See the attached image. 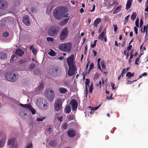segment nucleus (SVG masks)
I'll return each mask as SVG.
<instances>
[{
  "label": "nucleus",
  "instance_id": "obj_59",
  "mask_svg": "<svg viewBox=\"0 0 148 148\" xmlns=\"http://www.w3.org/2000/svg\"><path fill=\"white\" fill-rule=\"evenodd\" d=\"M97 65H98V68L99 69L101 72H103V70L101 69L100 64H97Z\"/></svg>",
  "mask_w": 148,
  "mask_h": 148
},
{
  "label": "nucleus",
  "instance_id": "obj_52",
  "mask_svg": "<svg viewBox=\"0 0 148 148\" xmlns=\"http://www.w3.org/2000/svg\"><path fill=\"white\" fill-rule=\"evenodd\" d=\"M134 30L136 34H137L138 33V28L136 27H134Z\"/></svg>",
  "mask_w": 148,
  "mask_h": 148
},
{
  "label": "nucleus",
  "instance_id": "obj_50",
  "mask_svg": "<svg viewBox=\"0 0 148 148\" xmlns=\"http://www.w3.org/2000/svg\"><path fill=\"white\" fill-rule=\"evenodd\" d=\"M113 26L114 27V31L115 32L117 31V26L116 25H113Z\"/></svg>",
  "mask_w": 148,
  "mask_h": 148
},
{
  "label": "nucleus",
  "instance_id": "obj_55",
  "mask_svg": "<svg viewBox=\"0 0 148 148\" xmlns=\"http://www.w3.org/2000/svg\"><path fill=\"white\" fill-rule=\"evenodd\" d=\"M63 128L64 129H66L67 127V125L66 123L64 124L63 126Z\"/></svg>",
  "mask_w": 148,
  "mask_h": 148
},
{
  "label": "nucleus",
  "instance_id": "obj_4",
  "mask_svg": "<svg viewBox=\"0 0 148 148\" xmlns=\"http://www.w3.org/2000/svg\"><path fill=\"white\" fill-rule=\"evenodd\" d=\"M71 44L69 42L60 45L59 48L62 51L69 52L71 51Z\"/></svg>",
  "mask_w": 148,
  "mask_h": 148
},
{
  "label": "nucleus",
  "instance_id": "obj_28",
  "mask_svg": "<svg viewBox=\"0 0 148 148\" xmlns=\"http://www.w3.org/2000/svg\"><path fill=\"white\" fill-rule=\"evenodd\" d=\"M50 146L51 147H55L56 145V142L54 140L51 141L49 143Z\"/></svg>",
  "mask_w": 148,
  "mask_h": 148
},
{
  "label": "nucleus",
  "instance_id": "obj_49",
  "mask_svg": "<svg viewBox=\"0 0 148 148\" xmlns=\"http://www.w3.org/2000/svg\"><path fill=\"white\" fill-rule=\"evenodd\" d=\"M25 62L24 60H21L18 62V64H22Z\"/></svg>",
  "mask_w": 148,
  "mask_h": 148
},
{
  "label": "nucleus",
  "instance_id": "obj_22",
  "mask_svg": "<svg viewBox=\"0 0 148 148\" xmlns=\"http://www.w3.org/2000/svg\"><path fill=\"white\" fill-rule=\"evenodd\" d=\"M7 57V54L5 53L0 52V59L2 60L4 59Z\"/></svg>",
  "mask_w": 148,
  "mask_h": 148
},
{
  "label": "nucleus",
  "instance_id": "obj_60",
  "mask_svg": "<svg viewBox=\"0 0 148 148\" xmlns=\"http://www.w3.org/2000/svg\"><path fill=\"white\" fill-rule=\"evenodd\" d=\"M57 119H58V121H62V116H61L59 117H58Z\"/></svg>",
  "mask_w": 148,
  "mask_h": 148
},
{
  "label": "nucleus",
  "instance_id": "obj_36",
  "mask_svg": "<svg viewBox=\"0 0 148 148\" xmlns=\"http://www.w3.org/2000/svg\"><path fill=\"white\" fill-rule=\"evenodd\" d=\"M93 84L92 83L90 84V86L89 88V92L90 93H92L93 90Z\"/></svg>",
  "mask_w": 148,
  "mask_h": 148
},
{
  "label": "nucleus",
  "instance_id": "obj_17",
  "mask_svg": "<svg viewBox=\"0 0 148 148\" xmlns=\"http://www.w3.org/2000/svg\"><path fill=\"white\" fill-rule=\"evenodd\" d=\"M15 53L19 56H21L24 54V52L22 50L19 49L16 50Z\"/></svg>",
  "mask_w": 148,
  "mask_h": 148
},
{
  "label": "nucleus",
  "instance_id": "obj_33",
  "mask_svg": "<svg viewBox=\"0 0 148 148\" xmlns=\"http://www.w3.org/2000/svg\"><path fill=\"white\" fill-rule=\"evenodd\" d=\"M136 12H133L131 16V19L134 20L136 17Z\"/></svg>",
  "mask_w": 148,
  "mask_h": 148
},
{
  "label": "nucleus",
  "instance_id": "obj_38",
  "mask_svg": "<svg viewBox=\"0 0 148 148\" xmlns=\"http://www.w3.org/2000/svg\"><path fill=\"white\" fill-rule=\"evenodd\" d=\"M35 66V65L34 63H32L29 67V69H33Z\"/></svg>",
  "mask_w": 148,
  "mask_h": 148
},
{
  "label": "nucleus",
  "instance_id": "obj_6",
  "mask_svg": "<svg viewBox=\"0 0 148 148\" xmlns=\"http://www.w3.org/2000/svg\"><path fill=\"white\" fill-rule=\"evenodd\" d=\"M5 77L7 80L12 82L15 81L18 79V76L15 74L9 72L7 73Z\"/></svg>",
  "mask_w": 148,
  "mask_h": 148
},
{
  "label": "nucleus",
  "instance_id": "obj_61",
  "mask_svg": "<svg viewBox=\"0 0 148 148\" xmlns=\"http://www.w3.org/2000/svg\"><path fill=\"white\" fill-rule=\"evenodd\" d=\"M95 5L94 4L93 6V8H92V9L91 10H90V11L91 12H93L95 9Z\"/></svg>",
  "mask_w": 148,
  "mask_h": 148
},
{
  "label": "nucleus",
  "instance_id": "obj_3",
  "mask_svg": "<svg viewBox=\"0 0 148 148\" xmlns=\"http://www.w3.org/2000/svg\"><path fill=\"white\" fill-rule=\"evenodd\" d=\"M45 94L46 99L49 101L51 102L53 101L55 96L53 90L51 89H48L46 90Z\"/></svg>",
  "mask_w": 148,
  "mask_h": 148
},
{
  "label": "nucleus",
  "instance_id": "obj_40",
  "mask_svg": "<svg viewBox=\"0 0 148 148\" xmlns=\"http://www.w3.org/2000/svg\"><path fill=\"white\" fill-rule=\"evenodd\" d=\"M69 19V18H66L65 19H64V20H63L62 22V24L64 25L66 24L67 22H68Z\"/></svg>",
  "mask_w": 148,
  "mask_h": 148
},
{
  "label": "nucleus",
  "instance_id": "obj_58",
  "mask_svg": "<svg viewBox=\"0 0 148 148\" xmlns=\"http://www.w3.org/2000/svg\"><path fill=\"white\" fill-rule=\"evenodd\" d=\"M143 22L142 19H141L140 21V27H141L143 25Z\"/></svg>",
  "mask_w": 148,
  "mask_h": 148
},
{
  "label": "nucleus",
  "instance_id": "obj_48",
  "mask_svg": "<svg viewBox=\"0 0 148 148\" xmlns=\"http://www.w3.org/2000/svg\"><path fill=\"white\" fill-rule=\"evenodd\" d=\"M33 146L32 144L30 143L29 144V145L28 144L27 145V146L26 148H32Z\"/></svg>",
  "mask_w": 148,
  "mask_h": 148
},
{
  "label": "nucleus",
  "instance_id": "obj_43",
  "mask_svg": "<svg viewBox=\"0 0 148 148\" xmlns=\"http://www.w3.org/2000/svg\"><path fill=\"white\" fill-rule=\"evenodd\" d=\"M101 67L103 69H105L106 68V66L105 64H104L103 62H101Z\"/></svg>",
  "mask_w": 148,
  "mask_h": 148
},
{
  "label": "nucleus",
  "instance_id": "obj_12",
  "mask_svg": "<svg viewBox=\"0 0 148 148\" xmlns=\"http://www.w3.org/2000/svg\"><path fill=\"white\" fill-rule=\"evenodd\" d=\"M22 22L25 25L27 26H29L30 25L29 18L28 16H25L23 17Z\"/></svg>",
  "mask_w": 148,
  "mask_h": 148
},
{
  "label": "nucleus",
  "instance_id": "obj_24",
  "mask_svg": "<svg viewBox=\"0 0 148 148\" xmlns=\"http://www.w3.org/2000/svg\"><path fill=\"white\" fill-rule=\"evenodd\" d=\"M131 2L130 0H128L126 4V9L127 10H128L131 6Z\"/></svg>",
  "mask_w": 148,
  "mask_h": 148
},
{
  "label": "nucleus",
  "instance_id": "obj_47",
  "mask_svg": "<svg viewBox=\"0 0 148 148\" xmlns=\"http://www.w3.org/2000/svg\"><path fill=\"white\" fill-rule=\"evenodd\" d=\"M45 119V117H43L42 118H38L37 119V121H42Z\"/></svg>",
  "mask_w": 148,
  "mask_h": 148
},
{
  "label": "nucleus",
  "instance_id": "obj_27",
  "mask_svg": "<svg viewBox=\"0 0 148 148\" xmlns=\"http://www.w3.org/2000/svg\"><path fill=\"white\" fill-rule=\"evenodd\" d=\"M121 6H117L114 11V13H116L119 12L121 10Z\"/></svg>",
  "mask_w": 148,
  "mask_h": 148
},
{
  "label": "nucleus",
  "instance_id": "obj_64",
  "mask_svg": "<svg viewBox=\"0 0 148 148\" xmlns=\"http://www.w3.org/2000/svg\"><path fill=\"white\" fill-rule=\"evenodd\" d=\"M51 128L50 127H49L48 128H47V131L48 132H50L51 131Z\"/></svg>",
  "mask_w": 148,
  "mask_h": 148
},
{
  "label": "nucleus",
  "instance_id": "obj_29",
  "mask_svg": "<svg viewBox=\"0 0 148 148\" xmlns=\"http://www.w3.org/2000/svg\"><path fill=\"white\" fill-rule=\"evenodd\" d=\"M75 115L74 114L69 115L68 116V119L69 121H71L74 119Z\"/></svg>",
  "mask_w": 148,
  "mask_h": 148
},
{
  "label": "nucleus",
  "instance_id": "obj_37",
  "mask_svg": "<svg viewBox=\"0 0 148 148\" xmlns=\"http://www.w3.org/2000/svg\"><path fill=\"white\" fill-rule=\"evenodd\" d=\"M4 145V143L3 140H1L0 139V148L3 147Z\"/></svg>",
  "mask_w": 148,
  "mask_h": 148
},
{
  "label": "nucleus",
  "instance_id": "obj_51",
  "mask_svg": "<svg viewBox=\"0 0 148 148\" xmlns=\"http://www.w3.org/2000/svg\"><path fill=\"white\" fill-rule=\"evenodd\" d=\"M33 54L36 55L37 53V50L36 49H33L32 50Z\"/></svg>",
  "mask_w": 148,
  "mask_h": 148
},
{
  "label": "nucleus",
  "instance_id": "obj_34",
  "mask_svg": "<svg viewBox=\"0 0 148 148\" xmlns=\"http://www.w3.org/2000/svg\"><path fill=\"white\" fill-rule=\"evenodd\" d=\"M29 110L32 113V114H36V111L32 106H31Z\"/></svg>",
  "mask_w": 148,
  "mask_h": 148
},
{
  "label": "nucleus",
  "instance_id": "obj_23",
  "mask_svg": "<svg viewBox=\"0 0 148 148\" xmlns=\"http://www.w3.org/2000/svg\"><path fill=\"white\" fill-rule=\"evenodd\" d=\"M20 106L21 107H22L25 108L26 109H29L32 106L29 103H28L27 104H23L21 103H20L19 104Z\"/></svg>",
  "mask_w": 148,
  "mask_h": 148
},
{
  "label": "nucleus",
  "instance_id": "obj_19",
  "mask_svg": "<svg viewBox=\"0 0 148 148\" xmlns=\"http://www.w3.org/2000/svg\"><path fill=\"white\" fill-rule=\"evenodd\" d=\"M58 91L60 93L65 94L67 92L68 90L65 88H59Z\"/></svg>",
  "mask_w": 148,
  "mask_h": 148
},
{
  "label": "nucleus",
  "instance_id": "obj_57",
  "mask_svg": "<svg viewBox=\"0 0 148 148\" xmlns=\"http://www.w3.org/2000/svg\"><path fill=\"white\" fill-rule=\"evenodd\" d=\"M132 48V45H129L127 47V50L128 51H130Z\"/></svg>",
  "mask_w": 148,
  "mask_h": 148
},
{
  "label": "nucleus",
  "instance_id": "obj_45",
  "mask_svg": "<svg viewBox=\"0 0 148 148\" xmlns=\"http://www.w3.org/2000/svg\"><path fill=\"white\" fill-rule=\"evenodd\" d=\"M9 35V33L7 32H5L3 34V36L5 37H7Z\"/></svg>",
  "mask_w": 148,
  "mask_h": 148
},
{
  "label": "nucleus",
  "instance_id": "obj_32",
  "mask_svg": "<svg viewBox=\"0 0 148 148\" xmlns=\"http://www.w3.org/2000/svg\"><path fill=\"white\" fill-rule=\"evenodd\" d=\"M148 25V24L146 26H144V28H143V33H144L145 32H146V36L145 37V38H146L147 35V26Z\"/></svg>",
  "mask_w": 148,
  "mask_h": 148
},
{
  "label": "nucleus",
  "instance_id": "obj_54",
  "mask_svg": "<svg viewBox=\"0 0 148 148\" xmlns=\"http://www.w3.org/2000/svg\"><path fill=\"white\" fill-rule=\"evenodd\" d=\"M111 86L113 89L114 90L115 89V88L114 87V86L115 85V84L111 82Z\"/></svg>",
  "mask_w": 148,
  "mask_h": 148
},
{
  "label": "nucleus",
  "instance_id": "obj_16",
  "mask_svg": "<svg viewBox=\"0 0 148 148\" xmlns=\"http://www.w3.org/2000/svg\"><path fill=\"white\" fill-rule=\"evenodd\" d=\"M48 106V103L47 101L45 100V101L43 102L40 108L42 110H45L47 108Z\"/></svg>",
  "mask_w": 148,
  "mask_h": 148
},
{
  "label": "nucleus",
  "instance_id": "obj_9",
  "mask_svg": "<svg viewBox=\"0 0 148 148\" xmlns=\"http://www.w3.org/2000/svg\"><path fill=\"white\" fill-rule=\"evenodd\" d=\"M62 105L61 100L60 99H57L54 104L55 110L56 111H59L61 108Z\"/></svg>",
  "mask_w": 148,
  "mask_h": 148
},
{
  "label": "nucleus",
  "instance_id": "obj_42",
  "mask_svg": "<svg viewBox=\"0 0 148 148\" xmlns=\"http://www.w3.org/2000/svg\"><path fill=\"white\" fill-rule=\"evenodd\" d=\"M47 40L48 41L53 42L54 40V39L51 37H47Z\"/></svg>",
  "mask_w": 148,
  "mask_h": 148
},
{
  "label": "nucleus",
  "instance_id": "obj_15",
  "mask_svg": "<svg viewBox=\"0 0 148 148\" xmlns=\"http://www.w3.org/2000/svg\"><path fill=\"white\" fill-rule=\"evenodd\" d=\"M113 3L111 4V5L110 4V0H107L106 1L105 3H106V5L107 4L111 6H112L114 4L115 5H117L119 4V3L118 1L117 0H113Z\"/></svg>",
  "mask_w": 148,
  "mask_h": 148
},
{
  "label": "nucleus",
  "instance_id": "obj_10",
  "mask_svg": "<svg viewBox=\"0 0 148 148\" xmlns=\"http://www.w3.org/2000/svg\"><path fill=\"white\" fill-rule=\"evenodd\" d=\"M70 104L71 106L73 111H74L77 109L78 106L77 103L75 99H72L71 101Z\"/></svg>",
  "mask_w": 148,
  "mask_h": 148
},
{
  "label": "nucleus",
  "instance_id": "obj_2",
  "mask_svg": "<svg viewBox=\"0 0 148 148\" xmlns=\"http://www.w3.org/2000/svg\"><path fill=\"white\" fill-rule=\"evenodd\" d=\"M66 12V8L64 7L60 6L57 7L53 10V14L54 18L58 20L61 19L62 17H68L69 14H65Z\"/></svg>",
  "mask_w": 148,
  "mask_h": 148
},
{
  "label": "nucleus",
  "instance_id": "obj_62",
  "mask_svg": "<svg viewBox=\"0 0 148 148\" xmlns=\"http://www.w3.org/2000/svg\"><path fill=\"white\" fill-rule=\"evenodd\" d=\"M93 53V56L94 57L96 56L97 54V52L96 51H95L94 50H92Z\"/></svg>",
  "mask_w": 148,
  "mask_h": 148
},
{
  "label": "nucleus",
  "instance_id": "obj_21",
  "mask_svg": "<svg viewBox=\"0 0 148 148\" xmlns=\"http://www.w3.org/2000/svg\"><path fill=\"white\" fill-rule=\"evenodd\" d=\"M49 33L50 35L52 36H55L56 34L57 31L56 29H53L49 30Z\"/></svg>",
  "mask_w": 148,
  "mask_h": 148
},
{
  "label": "nucleus",
  "instance_id": "obj_31",
  "mask_svg": "<svg viewBox=\"0 0 148 148\" xmlns=\"http://www.w3.org/2000/svg\"><path fill=\"white\" fill-rule=\"evenodd\" d=\"M17 56L15 54H13L12 56L11 57V59H10V61H11L12 60H15L17 59Z\"/></svg>",
  "mask_w": 148,
  "mask_h": 148
},
{
  "label": "nucleus",
  "instance_id": "obj_8",
  "mask_svg": "<svg viewBox=\"0 0 148 148\" xmlns=\"http://www.w3.org/2000/svg\"><path fill=\"white\" fill-rule=\"evenodd\" d=\"M9 148H18V145L15 138H11L8 141Z\"/></svg>",
  "mask_w": 148,
  "mask_h": 148
},
{
  "label": "nucleus",
  "instance_id": "obj_20",
  "mask_svg": "<svg viewBox=\"0 0 148 148\" xmlns=\"http://www.w3.org/2000/svg\"><path fill=\"white\" fill-rule=\"evenodd\" d=\"M106 33V32L104 30H103V31L101 32V34L98 36V39L101 41L103 40V39L105 36L104 34H105Z\"/></svg>",
  "mask_w": 148,
  "mask_h": 148
},
{
  "label": "nucleus",
  "instance_id": "obj_18",
  "mask_svg": "<svg viewBox=\"0 0 148 148\" xmlns=\"http://www.w3.org/2000/svg\"><path fill=\"white\" fill-rule=\"evenodd\" d=\"M44 86L43 84L41 83L36 89V91L37 92H39L41 91L43 89Z\"/></svg>",
  "mask_w": 148,
  "mask_h": 148
},
{
  "label": "nucleus",
  "instance_id": "obj_39",
  "mask_svg": "<svg viewBox=\"0 0 148 148\" xmlns=\"http://www.w3.org/2000/svg\"><path fill=\"white\" fill-rule=\"evenodd\" d=\"M139 19L138 18H137L136 21H135V25L136 27H138L139 26Z\"/></svg>",
  "mask_w": 148,
  "mask_h": 148
},
{
  "label": "nucleus",
  "instance_id": "obj_53",
  "mask_svg": "<svg viewBox=\"0 0 148 148\" xmlns=\"http://www.w3.org/2000/svg\"><path fill=\"white\" fill-rule=\"evenodd\" d=\"M94 67V64L93 63H91V64L90 65L89 67V69L88 70V71L92 69H93Z\"/></svg>",
  "mask_w": 148,
  "mask_h": 148
},
{
  "label": "nucleus",
  "instance_id": "obj_5",
  "mask_svg": "<svg viewBox=\"0 0 148 148\" xmlns=\"http://www.w3.org/2000/svg\"><path fill=\"white\" fill-rule=\"evenodd\" d=\"M69 34L68 29L67 27L63 29L60 34L59 38L61 41L65 40L67 38Z\"/></svg>",
  "mask_w": 148,
  "mask_h": 148
},
{
  "label": "nucleus",
  "instance_id": "obj_14",
  "mask_svg": "<svg viewBox=\"0 0 148 148\" xmlns=\"http://www.w3.org/2000/svg\"><path fill=\"white\" fill-rule=\"evenodd\" d=\"M45 99L42 98L38 99L36 101V104L39 108H40L43 102L45 101Z\"/></svg>",
  "mask_w": 148,
  "mask_h": 148
},
{
  "label": "nucleus",
  "instance_id": "obj_11",
  "mask_svg": "<svg viewBox=\"0 0 148 148\" xmlns=\"http://www.w3.org/2000/svg\"><path fill=\"white\" fill-rule=\"evenodd\" d=\"M8 5L7 1L5 0H0V9L6 8Z\"/></svg>",
  "mask_w": 148,
  "mask_h": 148
},
{
  "label": "nucleus",
  "instance_id": "obj_56",
  "mask_svg": "<svg viewBox=\"0 0 148 148\" xmlns=\"http://www.w3.org/2000/svg\"><path fill=\"white\" fill-rule=\"evenodd\" d=\"M139 58H137L135 61V64H138V62H139Z\"/></svg>",
  "mask_w": 148,
  "mask_h": 148
},
{
  "label": "nucleus",
  "instance_id": "obj_44",
  "mask_svg": "<svg viewBox=\"0 0 148 148\" xmlns=\"http://www.w3.org/2000/svg\"><path fill=\"white\" fill-rule=\"evenodd\" d=\"M101 21V19L100 18H97L94 21L95 23L99 24Z\"/></svg>",
  "mask_w": 148,
  "mask_h": 148
},
{
  "label": "nucleus",
  "instance_id": "obj_41",
  "mask_svg": "<svg viewBox=\"0 0 148 148\" xmlns=\"http://www.w3.org/2000/svg\"><path fill=\"white\" fill-rule=\"evenodd\" d=\"M88 90L87 87H86V88H85V96L86 97V98L87 97L88 95Z\"/></svg>",
  "mask_w": 148,
  "mask_h": 148
},
{
  "label": "nucleus",
  "instance_id": "obj_1",
  "mask_svg": "<svg viewBox=\"0 0 148 148\" xmlns=\"http://www.w3.org/2000/svg\"><path fill=\"white\" fill-rule=\"evenodd\" d=\"M66 62L69 67L68 74L69 76H72L77 71L73 54H71L67 58Z\"/></svg>",
  "mask_w": 148,
  "mask_h": 148
},
{
  "label": "nucleus",
  "instance_id": "obj_35",
  "mask_svg": "<svg viewBox=\"0 0 148 148\" xmlns=\"http://www.w3.org/2000/svg\"><path fill=\"white\" fill-rule=\"evenodd\" d=\"M90 83V80L89 79H86V81L85 82V88H86V87H87V86H89V84Z\"/></svg>",
  "mask_w": 148,
  "mask_h": 148
},
{
  "label": "nucleus",
  "instance_id": "obj_26",
  "mask_svg": "<svg viewBox=\"0 0 148 148\" xmlns=\"http://www.w3.org/2000/svg\"><path fill=\"white\" fill-rule=\"evenodd\" d=\"M66 113L69 114L71 111V106H66L65 107Z\"/></svg>",
  "mask_w": 148,
  "mask_h": 148
},
{
  "label": "nucleus",
  "instance_id": "obj_7",
  "mask_svg": "<svg viewBox=\"0 0 148 148\" xmlns=\"http://www.w3.org/2000/svg\"><path fill=\"white\" fill-rule=\"evenodd\" d=\"M49 73L51 75L55 76L60 75V73L58 67L57 66H52L50 69Z\"/></svg>",
  "mask_w": 148,
  "mask_h": 148
},
{
  "label": "nucleus",
  "instance_id": "obj_25",
  "mask_svg": "<svg viewBox=\"0 0 148 148\" xmlns=\"http://www.w3.org/2000/svg\"><path fill=\"white\" fill-rule=\"evenodd\" d=\"M134 73H131V72H128L126 73V76L127 77H128L130 78L131 77H134Z\"/></svg>",
  "mask_w": 148,
  "mask_h": 148
},
{
  "label": "nucleus",
  "instance_id": "obj_46",
  "mask_svg": "<svg viewBox=\"0 0 148 148\" xmlns=\"http://www.w3.org/2000/svg\"><path fill=\"white\" fill-rule=\"evenodd\" d=\"M142 75L141 74L140 76H139V77L138 79H137L136 80H133L132 81H129V80H128L127 81V82H130V84H131L132 82H135L138 79L141 78L142 77Z\"/></svg>",
  "mask_w": 148,
  "mask_h": 148
},
{
  "label": "nucleus",
  "instance_id": "obj_30",
  "mask_svg": "<svg viewBox=\"0 0 148 148\" xmlns=\"http://www.w3.org/2000/svg\"><path fill=\"white\" fill-rule=\"evenodd\" d=\"M49 54L51 56H54L56 55V53L54 51L51 49Z\"/></svg>",
  "mask_w": 148,
  "mask_h": 148
},
{
  "label": "nucleus",
  "instance_id": "obj_63",
  "mask_svg": "<svg viewBox=\"0 0 148 148\" xmlns=\"http://www.w3.org/2000/svg\"><path fill=\"white\" fill-rule=\"evenodd\" d=\"M96 45V44L94 43L92 44H91V47L92 48H94L95 47Z\"/></svg>",
  "mask_w": 148,
  "mask_h": 148
},
{
  "label": "nucleus",
  "instance_id": "obj_13",
  "mask_svg": "<svg viewBox=\"0 0 148 148\" xmlns=\"http://www.w3.org/2000/svg\"><path fill=\"white\" fill-rule=\"evenodd\" d=\"M68 136L71 138L74 137L76 135V133L74 130L72 129H70L67 132Z\"/></svg>",
  "mask_w": 148,
  "mask_h": 148
}]
</instances>
